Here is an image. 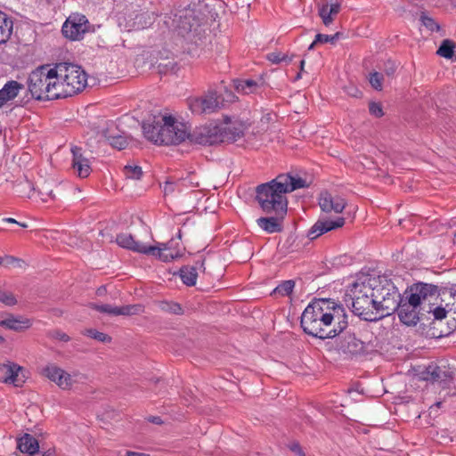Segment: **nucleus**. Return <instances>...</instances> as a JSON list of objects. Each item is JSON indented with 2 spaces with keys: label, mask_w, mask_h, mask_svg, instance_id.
<instances>
[{
  "label": "nucleus",
  "mask_w": 456,
  "mask_h": 456,
  "mask_svg": "<svg viewBox=\"0 0 456 456\" xmlns=\"http://www.w3.org/2000/svg\"><path fill=\"white\" fill-rule=\"evenodd\" d=\"M300 326L303 331L320 339L339 336L348 326L344 306L330 298H314L305 308Z\"/></svg>",
  "instance_id": "1"
},
{
  "label": "nucleus",
  "mask_w": 456,
  "mask_h": 456,
  "mask_svg": "<svg viewBox=\"0 0 456 456\" xmlns=\"http://www.w3.org/2000/svg\"><path fill=\"white\" fill-rule=\"evenodd\" d=\"M437 285L419 281L408 286L403 293L401 304L397 310L399 320L407 326H415L420 320L422 305L431 303L436 295Z\"/></svg>",
  "instance_id": "2"
},
{
  "label": "nucleus",
  "mask_w": 456,
  "mask_h": 456,
  "mask_svg": "<svg viewBox=\"0 0 456 456\" xmlns=\"http://www.w3.org/2000/svg\"><path fill=\"white\" fill-rule=\"evenodd\" d=\"M142 130L145 137L157 144L177 145L189 136L186 124L170 115L155 116L151 121L143 122Z\"/></svg>",
  "instance_id": "3"
},
{
  "label": "nucleus",
  "mask_w": 456,
  "mask_h": 456,
  "mask_svg": "<svg viewBox=\"0 0 456 456\" xmlns=\"http://www.w3.org/2000/svg\"><path fill=\"white\" fill-rule=\"evenodd\" d=\"M249 124L241 120L226 123L224 126L217 125H205L196 127L189 132L187 139L191 142L200 145H214L218 143H232L244 136V132Z\"/></svg>",
  "instance_id": "4"
},
{
  "label": "nucleus",
  "mask_w": 456,
  "mask_h": 456,
  "mask_svg": "<svg viewBox=\"0 0 456 456\" xmlns=\"http://www.w3.org/2000/svg\"><path fill=\"white\" fill-rule=\"evenodd\" d=\"M256 200L264 213L288 212V200L277 177L256 187Z\"/></svg>",
  "instance_id": "5"
},
{
  "label": "nucleus",
  "mask_w": 456,
  "mask_h": 456,
  "mask_svg": "<svg viewBox=\"0 0 456 456\" xmlns=\"http://www.w3.org/2000/svg\"><path fill=\"white\" fill-rule=\"evenodd\" d=\"M346 296L350 297L352 312L355 315L368 322L379 320L375 312V299L366 280L354 282Z\"/></svg>",
  "instance_id": "6"
},
{
  "label": "nucleus",
  "mask_w": 456,
  "mask_h": 456,
  "mask_svg": "<svg viewBox=\"0 0 456 456\" xmlns=\"http://www.w3.org/2000/svg\"><path fill=\"white\" fill-rule=\"evenodd\" d=\"M59 70V76L66 83V90L71 95L81 93L87 85V75L81 66L69 63L60 62L56 64Z\"/></svg>",
  "instance_id": "7"
},
{
  "label": "nucleus",
  "mask_w": 456,
  "mask_h": 456,
  "mask_svg": "<svg viewBox=\"0 0 456 456\" xmlns=\"http://www.w3.org/2000/svg\"><path fill=\"white\" fill-rule=\"evenodd\" d=\"M55 70L47 65H42L30 72L28 77V90L31 98L37 101H46L47 84L54 78Z\"/></svg>",
  "instance_id": "8"
},
{
  "label": "nucleus",
  "mask_w": 456,
  "mask_h": 456,
  "mask_svg": "<svg viewBox=\"0 0 456 456\" xmlns=\"http://www.w3.org/2000/svg\"><path fill=\"white\" fill-rule=\"evenodd\" d=\"M187 105L193 114H211L222 109L224 98L216 90H208L200 97H190Z\"/></svg>",
  "instance_id": "9"
},
{
  "label": "nucleus",
  "mask_w": 456,
  "mask_h": 456,
  "mask_svg": "<svg viewBox=\"0 0 456 456\" xmlns=\"http://www.w3.org/2000/svg\"><path fill=\"white\" fill-rule=\"evenodd\" d=\"M338 350L351 356L367 355L376 351V346L358 338L354 333L346 332L339 338Z\"/></svg>",
  "instance_id": "10"
},
{
  "label": "nucleus",
  "mask_w": 456,
  "mask_h": 456,
  "mask_svg": "<svg viewBox=\"0 0 456 456\" xmlns=\"http://www.w3.org/2000/svg\"><path fill=\"white\" fill-rule=\"evenodd\" d=\"M91 24L84 14L74 13L64 22L62 35L73 41L80 40L90 30Z\"/></svg>",
  "instance_id": "11"
},
{
  "label": "nucleus",
  "mask_w": 456,
  "mask_h": 456,
  "mask_svg": "<svg viewBox=\"0 0 456 456\" xmlns=\"http://www.w3.org/2000/svg\"><path fill=\"white\" fill-rule=\"evenodd\" d=\"M454 371L445 366L440 367L436 364L428 365L424 370L419 373L422 380L437 383L442 388H448L454 379Z\"/></svg>",
  "instance_id": "12"
},
{
  "label": "nucleus",
  "mask_w": 456,
  "mask_h": 456,
  "mask_svg": "<svg viewBox=\"0 0 456 456\" xmlns=\"http://www.w3.org/2000/svg\"><path fill=\"white\" fill-rule=\"evenodd\" d=\"M0 382L12 384L16 387H22L26 382L25 370L14 362L4 363L0 366Z\"/></svg>",
  "instance_id": "13"
},
{
  "label": "nucleus",
  "mask_w": 456,
  "mask_h": 456,
  "mask_svg": "<svg viewBox=\"0 0 456 456\" xmlns=\"http://www.w3.org/2000/svg\"><path fill=\"white\" fill-rule=\"evenodd\" d=\"M366 281L371 289V294L375 301H379L382 297H387L391 293L395 294V290L397 289L392 280L387 275L368 277Z\"/></svg>",
  "instance_id": "14"
},
{
  "label": "nucleus",
  "mask_w": 456,
  "mask_h": 456,
  "mask_svg": "<svg viewBox=\"0 0 456 456\" xmlns=\"http://www.w3.org/2000/svg\"><path fill=\"white\" fill-rule=\"evenodd\" d=\"M436 299L437 297L440 298L441 305H444L445 307L449 309V311L452 314V322H447L449 329L452 330H456V284L452 285L450 288L447 287H439L437 286L436 295L434 296Z\"/></svg>",
  "instance_id": "15"
},
{
  "label": "nucleus",
  "mask_w": 456,
  "mask_h": 456,
  "mask_svg": "<svg viewBox=\"0 0 456 456\" xmlns=\"http://www.w3.org/2000/svg\"><path fill=\"white\" fill-rule=\"evenodd\" d=\"M401 298H403V294H400L396 289L395 294L391 293L387 297L375 301V312L378 313L379 320L396 313L401 304Z\"/></svg>",
  "instance_id": "16"
},
{
  "label": "nucleus",
  "mask_w": 456,
  "mask_h": 456,
  "mask_svg": "<svg viewBox=\"0 0 456 456\" xmlns=\"http://www.w3.org/2000/svg\"><path fill=\"white\" fill-rule=\"evenodd\" d=\"M159 252L150 253L151 256L157 257L163 262H170L183 256V249L179 243L171 239L167 243H160L159 246H152Z\"/></svg>",
  "instance_id": "17"
},
{
  "label": "nucleus",
  "mask_w": 456,
  "mask_h": 456,
  "mask_svg": "<svg viewBox=\"0 0 456 456\" xmlns=\"http://www.w3.org/2000/svg\"><path fill=\"white\" fill-rule=\"evenodd\" d=\"M345 223L346 219L341 216L335 220L319 219L308 231L307 237L314 240L328 232L343 227Z\"/></svg>",
  "instance_id": "18"
},
{
  "label": "nucleus",
  "mask_w": 456,
  "mask_h": 456,
  "mask_svg": "<svg viewBox=\"0 0 456 456\" xmlns=\"http://www.w3.org/2000/svg\"><path fill=\"white\" fill-rule=\"evenodd\" d=\"M42 374L51 381L57 384L61 389H69L72 386V378L61 368L56 365H47L42 370Z\"/></svg>",
  "instance_id": "19"
},
{
  "label": "nucleus",
  "mask_w": 456,
  "mask_h": 456,
  "mask_svg": "<svg viewBox=\"0 0 456 456\" xmlns=\"http://www.w3.org/2000/svg\"><path fill=\"white\" fill-rule=\"evenodd\" d=\"M116 242L121 248L144 255H150V253H152L154 251L159 252L154 248H152V245H146L140 241H136L134 239L133 235L130 233L118 234L116 237Z\"/></svg>",
  "instance_id": "20"
},
{
  "label": "nucleus",
  "mask_w": 456,
  "mask_h": 456,
  "mask_svg": "<svg viewBox=\"0 0 456 456\" xmlns=\"http://www.w3.org/2000/svg\"><path fill=\"white\" fill-rule=\"evenodd\" d=\"M52 69L55 70L56 73L53 75L54 78L51 79L47 84L46 101L71 97V94L66 90V83L59 76L57 67L55 66Z\"/></svg>",
  "instance_id": "21"
},
{
  "label": "nucleus",
  "mask_w": 456,
  "mask_h": 456,
  "mask_svg": "<svg viewBox=\"0 0 456 456\" xmlns=\"http://www.w3.org/2000/svg\"><path fill=\"white\" fill-rule=\"evenodd\" d=\"M72 152V168L74 173L80 178H86L90 175L92 168L90 161L83 154L81 147L73 146Z\"/></svg>",
  "instance_id": "22"
},
{
  "label": "nucleus",
  "mask_w": 456,
  "mask_h": 456,
  "mask_svg": "<svg viewBox=\"0 0 456 456\" xmlns=\"http://www.w3.org/2000/svg\"><path fill=\"white\" fill-rule=\"evenodd\" d=\"M267 216L259 217L256 220L257 225L268 233L280 232L282 231V223L287 213L279 212L265 213Z\"/></svg>",
  "instance_id": "23"
},
{
  "label": "nucleus",
  "mask_w": 456,
  "mask_h": 456,
  "mask_svg": "<svg viewBox=\"0 0 456 456\" xmlns=\"http://www.w3.org/2000/svg\"><path fill=\"white\" fill-rule=\"evenodd\" d=\"M33 325V320L23 315L6 314V317L0 320V326L16 332H23Z\"/></svg>",
  "instance_id": "24"
},
{
  "label": "nucleus",
  "mask_w": 456,
  "mask_h": 456,
  "mask_svg": "<svg viewBox=\"0 0 456 456\" xmlns=\"http://www.w3.org/2000/svg\"><path fill=\"white\" fill-rule=\"evenodd\" d=\"M319 206L324 212L334 211L336 213H341L345 207L346 202L344 199L340 197L333 198L328 191L322 192L319 197Z\"/></svg>",
  "instance_id": "25"
},
{
  "label": "nucleus",
  "mask_w": 456,
  "mask_h": 456,
  "mask_svg": "<svg viewBox=\"0 0 456 456\" xmlns=\"http://www.w3.org/2000/svg\"><path fill=\"white\" fill-rule=\"evenodd\" d=\"M205 260H198L195 262V265H183L179 269V276L183 284L188 287H192L196 284L198 278V269H202L205 272Z\"/></svg>",
  "instance_id": "26"
},
{
  "label": "nucleus",
  "mask_w": 456,
  "mask_h": 456,
  "mask_svg": "<svg viewBox=\"0 0 456 456\" xmlns=\"http://www.w3.org/2000/svg\"><path fill=\"white\" fill-rule=\"evenodd\" d=\"M280 183L283 187L286 194L294 191L297 189L308 187L305 180L301 177H295L290 174H281L276 176Z\"/></svg>",
  "instance_id": "27"
},
{
  "label": "nucleus",
  "mask_w": 456,
  "mask_h": 456,
  "mask_svg": "<svg viewBox=\"0 0 456 456\" xmlns=\"http://www.w3.org/2000/svg\"><path fill=\"white\" fill-rule=\"evenodd\" d=\"M24 85L15 80L8 81L0 90V107L8 101L14 99L20 90L24 89Z\"/></svg>",
  "instance_id": "28"
},
{
  "label": "nucleus",
  "mask_w": 456,
  "mask_h": 456,
  "mask_svg": "<svg viewBox=\"0 0 456 456\" xmlns=\"http://www.w3.org/2000/svg\"><path fill=\"white\" fill-rule=\"evenodd\" d=\"M17 448L23 453L34 455L38 452V441L30 434H24L17 440Z\"/></svg>",
  "instance_id": "29"
},
{
  "label": "nucleus",
  "mask_w": 456,
  "mask_h": 456,
  "mask_svg": "<svg viewBox=\"0 0 456 456\" xmlns=\"http://www.w3.org/2000/svg\"><path fill=\"white\" fill-rule=\"evenodd\" d=\"M340 11V4L335 3L330 5L328 3L322 4L318 10L319 15L325 26L333 22V15H337Z\"/></svg>",
  "instance_id": "30"
},
{
  "label": "nucleus",
  "mask_w": 456,
  "mask_h": 456,
  "mask_svg": "<svg viewBox=\"0 0 456 456\" xmlns=\"http://www.w3.org/2000/svg\"><path fill=\"white\" fill-rule=\"evenodd\" d=\"M12 26V19L5 12L0 11V45L10 38Z\"/></svg>",
  "instance_id": "31"
},
{
  "label": "nucleus",
  "mask_w": 456,
  "mask_h": 456,
  "mask_svg": "<svg viewBox=\"0 0 456 456\" xmlns=\"http://www.w3.org/2000/svg\"><path fill=\"white\" fill-rule=\"evenodd\" d=\"M233 86L238 93L248 94L256 92L258 84L253 79H236L233 80Z\"/></svg>",
  "instance_id": "32"
},
{
  "label": "nucleus",
  "mask_w": 456,
  "mask_h": 456,
  "mask_svg": "<svg viewBox=\"0 0 456 456\" xmlns=\"http://www.w3.org/2000/svg\"><path fill=\"white\" fill-rule=\"evenodd\" d=\"M456 43L451 39H444L436 51V54L451 60L455 54Z\"/></svg>",
  "instance_id": "33"
},
{
  "label": "nucleus",
  "mask_w": 456,
  "mask_h": 456,
  "mask_svg": "<svg viewBox=\"0 0 456 456\" xmlns=\"http://www.w3.org/2000/svg\"><path fill=\"white\" fill-rule=\"evenodd\" d=\"M144 312V306L141 304L135 305H126L122 306H118L117 309V316L118 315H136L142 314Z\"/></svg>",
  "instance_id": "34"
},
{
  "label": "nucleus",
  "mask_w": 456,
  "mask_h": 456,
  "mask_svg": "<svg viewBox=\"0 0 456 456\" xmlns=\"http://www.w3.org/2000/svg\"><path fill=\"white\" fill-rule=\"evenodd\" d=\"M429 310L428 313L432 312L434 314V317L436 320H443L444 318L450 317L452 319V314L445 305L443 304L441 305V302L439 303V305L433 308L431 307V305H428ZM452 320L449 321L448 322H452Z\"/></svg>",
  "instance_id": "35"
},
{
  "label": "nucleus",
  "mask_w": 456,
  "mask_h": 456,
  "mask_svg": "<svg viewBox=\"0 0 456 456\" xmlns=\"http://www.w3.org/2000/svg\"><path fill=\"white\" fill-rule=\"evenodd\" d=\"M123 174L128 179L140 180L143 172L140 166L126 165L123 167Z\"/></svg>",
  "instance_id": "36"
},
{
  "label": "nucleus",
  "mask_w": 456,
  "mask_h": 456,
  "mask_svg": "<svg viewBox=\"0 0 456 456\" xmlns=\"http://www.w3.org/2000/svg\"><path fill=\"white\" fill-rule=\"evenodd\" d=\"M159 307L162 311L168 313V314H177V315H181L183 314V309L182 305L175 302L161 301L159 303Z\"/></svg>",
  "instance_id": "37"
},
{
  "label": "nucleus",
  "mask_w": 456,
  "mask_h": 456,
  "mask_svg": "<svg viewBox=\"0 0 456 456\" xmlns=\"http://www.w3.org/2000/svg\"><path fill=\"white\" fill-rule=\"evenodd\" d=\"M294 57L295 54L289 56L288 54L282 53L281 52H273L267 54V60L273 64H279L282 61L290 63Z\"/></svg>",
  "instance_id": "38"
},
{
  "label": "nucleus",
  "mask_w": 456,
  "mask_h": 456,
  "mask_svg": "<svg viewBox=\"0 0 456 456\" xmlns=\"http://www.w3.org/2000/svg\"><path fill=\"white\" fill-rule=\"evenodd\" d=\"M184 181L177 180H167L164 183L163 191L165 195L171 194L175 191L179 192L183 191V183Z\"/></svg>",
  "instance_id": "39"
},
{
  "label": "nucleus",
  "mask_w": 456,
  "mask_h": 456,
  "mask_svg": "<svg viewBox=\"0 0 456 456\" xmlns=\"http://www.w3.org/2000/svg\"><path fill=\"white\" fill-rule=\"evenodd\" d=\"M295 287V281L288 280L279 284L273 290L274 293H279L281 296H289L292 293Z\"/></svg>",
  "instance_id": "40"
},
{
  "label": "nucleus",
  "mask_w": 456,
  "mask_h": 456,
  "mask_svg": "<svg viewBox=\"0 0 456 456\" xmlns=\"http://www.w3.org/2000/svg\"><path fill=\"white\" fill-rule=\"evenodd\" d=\"M85 335L102 343H110L112 338L106 333L98 331L95 329H88L85 331Z\"/></svg>",
  "instance_id": "41"
},
{
  "label": "nucleus",
  "mask_w": 456,
  "mask_h": 456,
  "mask_svg": "<svg viewBox=\"0 0 456 456\" xmlns=\"http://www.w3.org/2000/svg\"><path fill=\"white\" fill-rule=\"evenodd\" d=\"M107 140L113 148L118 150H124L128 145L127 140L122 135H109Z\"/></svg>",
  "instance_id": "42"
},
{
  "label": "nucleus",
  "mask_w": 456,
  "mask_h": 456,
  "mask_svg": "<svg viewBox=\"0 0 456 456\" xmlns=\"http://www.w3.org/2000/svg\"><path fill=\"white\" fill-rule=\"evenodd\" d=\"M419 20L424 27L432 32L440 30L439 24L432 17L428 16L425 12L421 13Z\"/></svg>",
  "instance_id": "43"
},
{
  "label": "nucleus",
  "mask_w": 456,
  "mask_h": 456,
  "mask_svg": "<svg viewBox=\"0 0 456 456\" xmlns=\"http://www.w3.org/2000/svg\"><path fill=\"white\" fill-rule=\"evenodd\" d=\"M383 80L384 77L382 73L378 71H373L370 73L369 82L375 90H382Z\"/></svg>",
  "instance_id": "44"
},
{
  "label": "nucleus",
  "mask_w": 456,
  "mask_h": 456,
  "mask_svg": "<svg viewBox=\"0 0 456 456\" xmlns=\"http://www.w3.org/2000/svg\"><path fill=\"white\" fill-rule=\"evenodd\" d=\"M341 36H342V33H340V32H337L334 35H330V36L319 33L315 36V43H321V44L330 43L331 45H334Z\"/></svg>",
  "instance_id": "45"
},
{
  "label": "nucleus",
  "mask_w": 456,
  "mask_h": 456,
  "mask_svg": "<svg viewBox=\"0 0 456 456\" xmlns=\"http://www.w3.org/2000/svg\"><path fill=\"white\" fill-rule=\"evenodd\" d=\"M93 309L96 310L99 313L102 314H107L109 315L117 316V309L118 306H113L109 304H102V305H93Z\"/></svg>",
  "instance_id": "46"
},
{
  "label": "nucleus",
  "mask_w": 456,
  "mask_h": 456,
  "mask_svg": "<svg viewBox=\"0 0 456 456\" xmlns=\"http://www.w3.org/2000/svg\"><path fill=\"white\" fill-rule=\"evenodd\" d=\"M0 302L5 305L12 306L17 304V299L12 293L0 290Z\"/></svg>",
  "instance_id": "47"
},
{
  "label": "nucleus",
  "mask_w": 456,
  "mask_h": 456,
  "mask_svg": "<svg viewBox=\"0 0 456 456\" xmlns=\"http://www.w3.org/2000/svg\"><path fill=\"white\" fill-rule=\"evenodd\" d=\"M369 111L372 116L376 118H381L384 115L383 108L380 102H370L369 103Z\"/></svg>",
  "instance_id": "48"
},
{
  "label": "nucleus",
  "mask_w": 456,
  "mask_h": 456,
  "mask_svg": "<svg viewBox=\"0 0 456 456\" xmlns=\"http://www.w3.org/2000/svg\"><path fill=\"white\" fill-rule=\"evenodd\" d=\"M397 65L395 64V61L387 60V61L384 62L383 71L387 76L392 77L395 73Z\"/></svg>",
  "instance_id": "49"
},
{
  "label": "nucleus",
  "mask_w": 456,
  "mask_h": 456,
  "mask_svg": "<svg viewBox=\"0 0 456 456\" xmlns=\"http://www.w3.org/2000/svg\"><path fill=\"white\" fill-rule=\"evenodd\" d=\"M179 181H184L183 183V190L185 188H197L199 187V182L194 181L192 175H189L187 177L180 178Z\"/></svg>",
  "instance_id": "50"
},
{
  "label": "nucleus",
  "mask_w": 456,
  "mask_h": 456,
  "mask_svg": "<svg viewBox=\"0 0 456 456\" xmlns=\"http://www.w3.org/2000/svg\"><path fill=\"white\" fill-rule=\"evenodd\" d=\"M51 337L58 339L60 341L68 342L70 340V338L66 333L62 332L61 330H55L51 332Z\"/></svg>",
  "instance_id": "51"
},
{
  "label": "nucleus",
  "mask_w": 456,
  "mask_h": 456,
  "mask_svg": "<svg viewBox=\"0 0 456 456\" xmlns=\"http://www.w3.org/2000/svg\"><path fill=\"white\" fill-rule=\"evenodd\" d=\"M289 449L297 453L298 456H305L302 447L300 446V444L298 443H292L289 446Z\"/></svg>",
  "instance_id": "52"
},
{
  "label": "nucleus",
  "mask_w": 456,
  "mask_h": 456,
  "mask_svg": "<svg viewBox=\"0 0 456 456\" xmlns=\"http://www.w3.org/2000/svg\"><path fill=\"white\" fill-rule=\"evenodd\" d=\"M147 420L156 425H162L164 422L159 416H150Z\"/></svg>",
  "instance_id": "53"
},
{
  "label": "nucleus",
  "mask_w": 456,
  "mask_h": 456,
  "mask_svg": "<svg viewBox=\"0 0 456 456\" xmlns=\"http://www.w3.org/2000/svg\"><path fill=\"white\" fill-rule=\"evenodd\" d=\"M3 222L9 223V224H19L20 226H21L23 228H27L28 227V225L26 224L17 222L15 219H13L12 217L3 218Z\"/></svg>",
  "instance_id": "54"
},
{
  "label": "nucleus",
  "mask_w": 456,
  "mask_h": 456,
  "mask_svg": "<svg viewBox=\"0 0 456 456\" xmlns=\"http://www.w3.org/2000/svg\"><path fill=\"white\" fill-rule=\"evenodd\" d=\"M4 260L7 261V265H10L12 264L16 260V258L12 256H6L5 258L0 256V265H4Z\"/></svg>",
  "instance_id": "55"
},
{
  "label": "nucleus",
  "mask_w": 456,
  "mask_h": 456,
  "mask_svg": "<svg viewBox=\"0 0 456 456\" xmlns=\"http://www.w3.org/2000/svg\"><path fill=\"white\" fill-rule=\"evenodd\" d=\"M126 456H148V455L145 453H142V452L127 451Z\"/></svg>",
  "instance_id": "56"
},
{
  "label": "nucleus",
  "mask_w": 456,
  "mask_h": 456,
  "mask_svg": "<svg viewBox=\"0 0 456 456\" xmlns=\"http://www.w3.org/2000/svg\"><path fill=\"white\" fill-rule=\"evenodd\" d=\"M305 63V60H302V61H300V65H299V72H301V73L304 71Z\"/></svg>",
  "instance_id": "57"
},
{
  "label": "nucleus",
  "mask_w": 456,
  "mask_h": 456,
  "mask_svg": "<svg viewBox=\"0 0 456 456\" xmlns=\"http://www.w3.org/2000/svg\"><path fill=\"white\" fill-rule=\"evenodd\" d=\"M319 43H315V39L314 40V42L309 45L308 47V50L311 51V50H314V48L315 47L316 45H318Z\"/></svg>",
  "instance_id": "58"
},
{
  "label": "nucleus",
  "mask_w": 456,
  "mask_h": 456,
  "mask_svg": "<svg viewBox=\"0 0 456 456\" xmlns=\"http://www.w3.org/2000/svg\"><path fill=\"white\" fill-rule=\"evenodd\" d=\"M43 456H53V452H51V450H48L47 452H44Z\"/></svg>",
  "instance_id": "59"
},
{
  "label": "nucleus",
  "mask_w": 456,
  "mask_h": 456,
  "mask_svg": "<svg viewBox=\"0 0 456 456\" xmlns=\"http://www.w3.org/2000/svg\"><path fill=\"white\" fill-rule=\"evenodd\" d=\"M301 77H302V73H301V72H298V73L297 74V76L295 77V80H296V81H297V80H299Z\"/></svg>",
  "instance_id": "60"
},
{
  "label": "nucleus",
  "mask_w": 456,
  "mask_h": 456,
  "mask_svg": "<svg viewBox=\"0 0 456 456\" xmlns=\"http://www.w3.org/2000/svg\"><path fill=\"white\" fill-rule=\"evenodd\" d=\"M177 238H178L179 240H181V238H182V232H181V230H179V231H178Z\"/></svg>",
  "instance_id": "61"
},
{
  "label": "nucleus",
  "mask_w": 456,
  "mask_h": 456,
  "mask_svg": "<svg viewBox=\"0 0 456 456\" xmlns=\"http://www.w3.org/2000/svg\"><path fill=\"white\" fill-rule=\"evenodd\" d=\"M4 338L3 336L0 335V344L4 343Z\"/></svg>",
  "instance_id": "62"
},
{
  "label": "nucleus",
  "mask_w": 456,
  "mask_h": 456,
  "mask_svg": "<svg viewBox=\"0 0 456 456\" xmlns=\"http://www.w3.org/2000/svg\"><path fill=\"white\" fill-rule=\"evenodd\" d=\"M48 194H49L50 197L54 198V196L53 195L52 191H50Z\"/></svg>",
  "instance_id": "63"
},
{
  "label": "nucleus",
  "mask_w": 456,
  "mask_h": 456,
  "mask_svg": "<svg viewBox=\"0 0 456 456\" xmlns=\"http://www.w3.org/2000/svg\"><path fill=\"white\" fill-rule=\"evenodd\" d=\"M442 403H443L442 402H438V403H436V406L440 407L442 405Z\"/></svg>",
  "instance_id": "64"
}]
</instances>
